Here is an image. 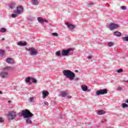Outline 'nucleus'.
<instances>
[{
	"label": "nucleus",
	"instance_id": "16",
	"mask_svg": "<svg viewBox=\"0 0 128 128\" xmlns=\"http://www.w3.org/2000/svg\"><path fill=\"white\" fill-rule=\"evenodd\" d=\"M17 44L18 46H24L28 44V43L26 42H20L17 43Z\"/></svg>",
	"mask_w": 128,
	"mask_h": 128
},
{
	"label": "nucleus",
	"instance_id": "27",
	"mask_svg": "<svg viewBox=\"0 0 128 128\" xmlns=\"http://www.w3.org/2000/svg\"><path fill=\"white\" fill-rule=\"evenodd\" d=\"M6 32V29L5 28H2L0 29V32Z\"/></svg>",
	"mask_w": 128,
	"mask_h": 128
},
{
	"label": "nucleus",
	"instance_id": "21",
	"mask_svg": "<svg viewBox=\"0 0 128 128\" xmlns=\"http://www.w3.org/2000/svg\"><path fill=\"white\" fill-rule=\"evenodd\" d=\"M32 4L34 6H38V0H32Z\"/></svg>",
	"mask_w": 128,
	"mask_h": 128
},
{
	"label": "nucleus",
	"instance_id": "37",
	"mask_svg": "<svg viewBox=\"0 0 128 128\" xmlns=\"http://www.w3.org/2000/svg\"><path fill=\"white\" fill-rule=\"evenodd\" d=\"M4 118H0V122H4Z\"/></svg>",
	"mask_w": 128,
	"mask_h": 128
},
{
	"label": "nucleus",
	"instance_id": "23",
	"mask_svg": "<svg viewBox=\"0 0 128 128\" xmlns=\"http://www.w3.org/2000/svg\"><path fill=\"white\" fill-rule=\"evenodd\" d=\"M26 124H32V120H30V118H27L26 120Z\"/></svg>",
	"mask_w": 128,
	"mask_h": 128
},
{
	"label": "nucleus",
	"instance_id": "31",
	"mask_svg": "<svg viewBox=\"0 0 128 128\" xmlns=\"http://www.w3.org/2000/svg\"><path fill=\"white\" fill-rule=\"evenodd\" d=\"M114 42H110L108 43V46H110V47L112 46H114Z\"/></svg>",
	"mask_w": 128,
	"mask_h": 128
},
{
	"label": "nucleus",
	"instance_id": "14",
	"mask_svg": "<svg viewBox=\"0 0 128 128\" xmlns=\"http://www.w3.org/2000/svg\"><path fill=\"white\" fill-rule=\"evenodd\" d=\"M6 62H8V64H14V60L12 58H7L6 59Z\"/></svg>",
	"mask_w": 128,
	"mask_h": 128
},
{
	"label": "nucleus",
	"instance_id": "2",
	"mask_svg": "<svg viewBox=\"0 0 128 128\" xmlns=\"http://www.w3.org/2000/svg\"><path fill=\"white\" fill-rule=\"evenodd\" d=\"M17 10L14 12L13 14L12 15V18H16L18 14H20L24 12V8L22 6H19L17 7Z\"/></svg>",
	"mask_w": 128,
	"mask_h": 128
},
{
	"label": "nucleus",
	"instance_id": "19",
	"mask_svg": "<svg viewBox=\"0 0 128 128\" xmlns=\"http://www.w3.org/2000/svg\"><path fill=\"white\" fill-rule=\"evenodd\" d=\"M82 89L84 92H86L88 90V86L86 85L82 86Z\"/></svg>",
	"mask_w": 128,
	"mask_h": 128
},
{
	"label": "nucleus",
	"instance_id": "18",
	"mask_svg": "<svg viewBox=\"0 0 128 128\" xmlns=\"http://www.w3.org/2000/svg\"><path fill=\"white\" fill-rule=\"evenodd\" d=\"M104 114H106V111L104 110H99L97 112V114H98L99 116Z\"/></svg>",
	"mask_w": 128,
	"mask_h": 128
},
{
	"label": "nucleus",
	"instance_id": "43",
	"mask_svg": "<svg viewBox=\"0 0 128 128\" xmlns=\"http://www.w3.org/2000/svg\"><path fill=\"white\" fill-rule=\"evenodd\" d=\"M2 94V92L0 91V94Z\"/></svg>",
	"mask_w": 128,
	"mask_h": 128
},
{
	"label": "nucleus",
	"instance_id": "40",
	"mask_svg": "<svg viewBox=\"0 0 128 128\" xmlns=\"http://www.w3.org/2000/svg\"><path fill=\"white\" fill-rule=\"evenodd\" d=\"M8 102H9V104H10V102H12V100H9L8 101Z\"/></svg>",
	"mask_w": 128,
	"mask_h": 128
},
{
	"label": "nucleus",
	"instance_id": "38",
	"mask_svg": "<svg viewBox=\"0 0 128 128\" xmlns=\"http://www.w3.org/2000/svg\"><path fill=\"white\" fill-rule=\"evenodd\" d=\"M44 104H46V106H48V102L46 101H44Z\"/></svg>",
	"mask_w": 128,
	"mask_h": 128
},
{
	"label": "nucleus",
	"instance_id": "26",
	"mask_svg": "<svg viewBox=\"0 0 128 128\" xmlns=\"http://www.w3.org/2000/svg\"><path fill=\"white\" fill-rule=\"evenodd\" d=\"M38 81H36V80L34 79V78H31V82H34V84H36Z\"/></svg>",
	"mask_w": 128,
	"mask_h": 128
},
{
	"label": "nucleus",
	"instance_id": "33",
	"mask_svg": "<svg viewBox=\"0 0 128 128\" xmlns=\"http://www.w3.org/2000/svg\"><path fill=\"white\" fill-rule=\"evenodd\" d=\"M88 6H94V3L92 2H89L88 4Z\"/></svg>",
	"mask_w": 128,
	"mask_h": 128
},
{
	"label": "nucleus",
	"instance_id": "12",
	"mask_svg": "<svg viewBox=\"0 0 128 128\" xmlns=\"http://www.w3.org/2000/svg\"><path fill=\"white\" fill-rule=\"evenodd\" d=\"M37 20L38 22H39L40 24H44V22H48V20H44L40 17L38 18Z\"/></svg>",
	"mask_w": 128,
	"mask_h": 128
},
{
	"label": "nucleus",
	"instance_id": "44",
	"mask_svg": "<svg viewBox=\"0 0 128 128\" xmlns=\"http://www.w3.org/2000/svg\"><path fill=\"white\" fill-rule=\"evenodd\" d=\"M126 102L127 104H128V100H126Z\"/></svg>",
	"mask_w": 128,
	"mask_h": 128
},
{
	"label": "nucleus",
	"instance_id": "42",
	"mask_svg": "<svg viewBox=\"0 0 128 128\" xmlns=\"http://www.w3.org/2000/svg\"><path fill=\"white\" fill-rule=\"evenodd\" d=\"M125 82H128V80H124Z\"/></svg>",
	"mask_w": 128,
	"mask_h": 128
},
{
	"label": "nucleus",
	"instance_id": "7",
	"mask_svg": "<svg viewBox=\"0 0 128 128\" xmlns=\"http://www.w3.org/2000/svg\"><path fill=\"white\" fill-rule=\"evenodd\" d=\"M120 26L116 23H110L109 24L108 28L110 30H116Z\"/></svg>",
	"mask_w": 128,
	"mask_h": 128
},
{
	"label": "nucleus",
	"instance_id": "8",
	"mask_svg": "<svg viewBox=\"0 0 128 128\" xmlns=\"http://www.w3.org/2000/svg\"><path fill=\"white\" fill-rule=\"evenodd\" d=\"M28 50L31 56H36V54H38V52L36 49L34 48H30Z\"/></svg>",
	"mask_w": 128,
	"mask_h": 128
},
{
	"label": "nucleus",
	"instance_id": "24",
	"mask_svg": "<svg viewBox=\"0 0 128 128\" xmlns=\"http://www.w3.org/2000/svg\"><path fill=\"white\" fill-rule=\"evenodd\" d=\"M122 108H128V104H126L124 103H122Z\"/></svg>",
	"mask_w": 128,
	"mask_h": 128
},
{
	"label": "nucleus",
	"instance_id": "22",
	"mask_svg": "<svg viewBox=\"0 0 128 128\" xmlns=\"http://www.w3.org/2000/svg\"><path fill=\"white\" fill-rule=\"evenodd\" d=\"M56 54L57 56H58L59 58L62 56V54H60V50L56 52Z\"/></svg>",
	"mask_w": 128,
	"mask_h": 128
},
{
	"label": "nucleus",
	"instance_id": "3",
	"mask_svg": "<svg viewBox=\"0 0 128 128\" xmlns=\"http://www.w3.org/2000/svg\"><path fill=\"white\" fill-rule=\"evenodd\" d=\"M12 70L11 67L4 68H3L4 71L1 72V73L0 74V76L2 78H8V70Z\"/></svg>",
	"mask_w": 128,
	"mask_h": 128
},
{
	"label": "nucleus",
	"instance_id": "30",
	"mask_svg": "<svg viewBox=\"0 0 128 128\" xmlns=\"http://www.w3.org/2000/svg\"><path fill=\"white\" fill-rule=\"evenodd\" d=\"M124 70L122 68L118 69V70H116V72L118 74H120V72H122Z\"/></svg>",
	"mask_w": 128,
	"mask_h": 128
},
{
	"label": "nucleus",
	"instance_id": "13",
	"mask_svg": "<svg viewBox=\"0 0 128 128\" xmlns=\"http://www.w3.org/2000/svg\"><path fill=\"white\" fill-rule=\"evenodd\" d=\"M42 98H46L48 94H50V93L48 91H43L42 92Z\"/></svg>",
	"mask_w": 128,
	"mask_h": 128
},
{
	"label": "nucleus",
	"instance_id": "10",
	"mask_svg": "<svg viewBox=\"0 0 128 128\" xmlns=\"http://www.w3.org/2000/svg\"><path fill=\"white\" fill-rule=\"evenodd\" d=\"M66 25L67 26V27L68 28H69L70 30H74V28H76L74 26L70 23V22H67L66 23Z\"/></svg>",
	"mask_w": 128,
	"mask_h": 128
},
{
	"label": "nucleus",
	"instance_id": "9",
	"mask_svg": "<svg viewBox=\"0 0 128 128\" xmlns=\"http://www.w3.org/2000/svg\"><path fill=\"white\" fill-rule=\"evenodd\" d=\"M108 94V90L106 88L97 90L96 92V96H100V94Z\"/></svg>",
	"mask_w": 128,
	"mask_h": 128
},
{
	"label": "nucleus",
	"instance_id": "46",
	"mask_svg": "<svg viewBox=\"0 0 128 128\" xmlns=\"http://www.w3.org/2000/svg\"><path fill=\"white\" fill-rule=\"evenodd\" d=\"M102 122L103 123L104 122L102 121Z\"/></svg>",
	"mask_w": 128,
	"mask_h": 128
},
{
	"label": "nucleus",
	"instance_id": "15",
	"mask_svg": "<svg viewBox=\"0 0 128 128\" xmlns=\"http://www.w3.org/2000/svg\"><path fill=\"white\" fill-rule=\"evenodd\" d=\"M68 92H64V91H62L60 94H59V96H62V98H65L66 96H68Z\"/></svg>",
	"mask_w": 128,
	"mask_h": 128
},
{
	"label": "nucleus",
	"instance_id": "35",
	"mask_svg": "<svg viewBox=\"0 0 128 128\" xmlns=\"http://www.w3.org/2000/svg\"><path fill=\"white\" fill-rule=\"evenodd\" d=\"M121 8H122V10H126V6H121Z\"/></svg>",
	"mask_w": 128,
	"mask_h": 128
},
{
	"label": "nucleus",
	"instance_id": "28",
	"mask_svg": "<svg viewBox=\"0 0 128 128\" xmlns=\"http://www.w3.org/2000/svg\"><path fill=\"white\" fill-rule=\"evenodd\" d=\"M34 98L33 97H30L28 99V101L30 102H34Z\"/></svg>",
	"mask_w": 128,
	"mask_h": 128
},
{
	"label": "nucleus",
	"instance_id": "6",
	"mask_svg": "<svg viewBox=\"0 0 128 128\" xmlns=\"http://www.w3.org/2000/svg\"><path fill=\"white\" fill-rule=\"evenodd\" d=\"M72 50H74L72 48H69L66 50H62V51L61 52L62 56H68L70 52H72Z\"/></svg>",
	"mask_w": 128,
	"mask_h": 128
},
{
	"label": "nucleus",
	"instance_id": "34",
	"mask_svg": "<svg viewBox=\"0 0 128 128\" xmlns=\"http://www.w3.org/2000/svg\"><path fill=\"white\" fill-rule=\"evenodd\" d=\"M116 90H122V88L120 86H118L116 88Z\"/></svg>",
	"mask_w": 128,
	"mask_h": 128
},
{
	"label": "nucleus",
	"instance_id": "5",
	"mask_svg": "<svg viewBox=\"0 0 128 128\" xmlns=\"http://www.w3.org/2000/svg\"><path fill=\"white\" fill-rule=\"evenodd\" d=\"M7 116L8 120H14V118H16V112L13 111H10L8 112Z\"/></svg>",
	"mask_w": 128,
	"mask_h": 128
},
{
	"label": "nucleus",
	"instance_id": "41",
	"mask_svg": "<svg viewBox=\"0 0 128 128\" xmlns=\"http://www.w3.org/2000/svg\"><path fill=\"white\" fill-rule=\"evenodd\" d=\"M2 40H4V38H2Z\"/></svg>",
	"mask_w": 128,
	"mask_h": 128
},
{
	"label": "nucleus",
	"instance_id": "20",
	"mask_svg": "<svg viewBox=\"0 0 128 128\" xmlns=\"http://www.w3.org/2000/svg\"><path fill=\"white\" fill-rule=\"evenodd\" d=\"M114 35L116 36H122V33L118 31H116L114 32Z\"/></svg>",
	"mask_w": 128,
	"mask_h": 128
},
{
	"label": "nucleus",
	"instance_id": "1",
	"mask_svg": "<svg viewBox=\"0 0 128 128\" xmlns=\"http://www.w3.org/2000/svg\"><path fill=\"white\" fill-rule=\"evenodd\" d=\"M62 74L64 76H66V78H70V80H78V78H76V74H74V72L70 71V70H64L62 71Z\"/></svg>",
	"mask_w": 128,
	"mask_h": 128
},
{
	"label": "nucleus",
	"instance_id": "25",
	"mask_svg": "<svg viewBox=\"0 0 128 128\" xmlns=\"http://www.w3.org/2000/svg\"><path fill=\"white\" fill-rule=\"evenodd\" d=\"M5 53H6V52H4V50H0V56H4Z\"/></svg>",
	"mask_w": 128,
	"mask_h": 128
},
{
	"label": "nucleus",
	"instance_id": "39",
	"mask_svg": "<svg viewBox=\"0 0 128 128\" xmlns=\"http://www.w3.org/2000/svg\"><path fill=\"white\" fill-rule=\"evenodd\" d=\"M68 98H72V96L69 95L68 96Z\"/></svg>",
	"mask_w": 128,
	"mask_h": 128
},
{
	"label": "nucleus",
	"instance_id": "17",
	"mask_svg": "<svg viewBox=\"0 0 128 128\" xmlns=\"http://www.w3.org/2000/svg\"><path fill=\"white\" fill-rule=\"evenodd\" d=\"M26 82L28 84H32V77H28L26 79Z\"/></svg>",
	"mask_w": 128,
	"mask_h": 128
},
{
	"label": "nucleus",
	"instance_id": "11",
	"mask_svg": "<svg viewBox=\"0 0 128 128\" xmlns=\"http://www.w3.org/2000/svg\"><path fill=\"white\" fill-rule=\"evenodd\" d=\"M16 2H12L8 4V8L10 10H13V8H16Z\"/></svg>",
	"mask_w": 128,
	"mask_h": 128
},
{
	"label": "nucleus",
	"instance_id": "45",
	"mask_svg": "<svg viewBox=\"0 0 128 128\" xmlns=\"http://www.w3.org/2000/svg\"><path fill=\"white\" fill-rule=\"evenodd\" d=\"M76 72H78V70H76Z\"/></svg>",
	"mask_w": 128,
	"mask_h": 128
},
{
	"label": "nucleus",
	"instance_id": "29",
	"mask_svg": "<svg viewBox=\"0 0 128 128\" xmlns=\"http://www.w3.org/2000/svg\"><path fill=\"white\" fill-rule=\"evenodd\" d=\"M122 40H124V42H128V36L127 37H123L122 38Z\"/></svg>",
	"mask_w": 128,
	"mask_h": 128
},
{
	"label": "nucleus",
	"instance_id": "32",
	"mask_svg": "<svg viewBox=\"0 0 128 128\" xmlns=\"http://www.w3.org/2000/svg\"><path fill=\"white\" fill-rule=\"evenodd\" d=\"M52 35L53 36H58V34L56 32L52 33Z\"/></svg>",
	"mask_w": 128,
	"mask_h": 128
},
{
	"label": "nucleus",
	"instance_id": "4",
	"mask_svg": "<svg viewBox=\"0 0 128 128\" xmlns=\"http://www.w3.org/2000/svg\"><path fill=\"white\" fill-rule=\"evenodd\" d=\"M22 116L24 118H32L34 116V114L30 112V111L28 110H25L22 111Z\"/></svg>",
	"mask_w": 128,
	"mask_h": 128
},
{
	"label": "nucleus",
	"instance_id": "36",
	"mask_svg": "<svg viewBox=\"0 0 128 128\" xmlns=\"http://www.w3.org/2000/svg\"><path fill=\"white\" fill-rule=\"evenodd\" d=\"M87 58H88V60H92V56H89L87 57Z\"/></svg>",
	"mask_w": 128,
	"mask_h": 128
}]
</instances>
